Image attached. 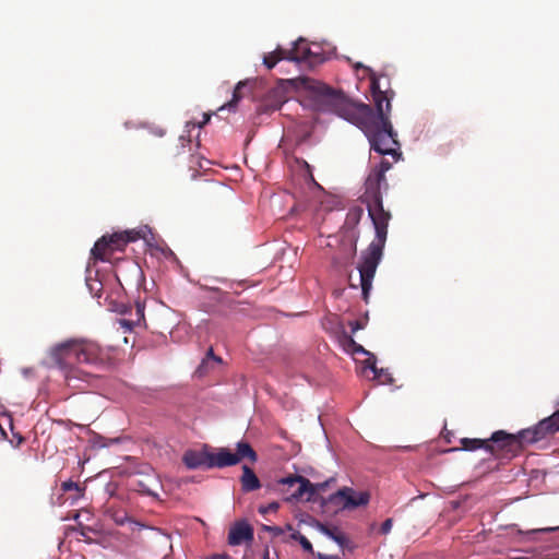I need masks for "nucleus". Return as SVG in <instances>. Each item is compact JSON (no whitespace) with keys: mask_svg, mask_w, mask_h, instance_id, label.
<instances>
[{"mask_svg":"<svg viewBox=\"0 0 559 559\" xmlns=\"http://www.w3.org/2000/svg\"><path fill=\"white\" fill-rule=\"evenodd\" d=\"M182 462L189 469L195 468H211L210 467V452L188 450L182 456Z\"/></svg>","mask_w":559,"mask_h":559,"instance_id":"nucleus-9","label":"nucleus"},{"mask_svg":"<svg viewBox=\"0 0 559 559\" xmlns=\"http://www.w3.org/2000/svg\"><path fill=\"white\" fill-rule=\"evenodd\" d=\"M120 324L129 330L132 329V325H133V322L132 321H129V320H120Z\"/></svg>","mask_w":559,"mask_h":559,"instance_id":"nucleus-32","label":"nucleus"},{"mask_svg":"<svg viewBox=\"0 0 559 559\" xmlns=\"http://www.w3.org/2000/svg\"><path fill=\"white\" fill-rule=\"evenodd\" d=\"M254 538L252 526L245 520L235 522L228 532V544L239 546L243 543H251Z\"/></svg>","mask_w":559,"mask_h":559,"instance_id":"nucleus-7","label":"nucleus"},{"mask_svg":"<svg viewBox=\"0 0 559 559\" xmlns=\"http://www.w3.org/2000/svg\"><path fill=\"white\" fill-rule=\"evenodd\" d=\"M356 255V243L344 246L336 254L332 257V265L335 270H342L352 264Z\"/></svg>","mask_w":559,"mask_h":559,"instance_id":"nucleus-13","label":"nucleus"},{"mask_svg":"<svg viewBox=\"0 0 559 559\" xmlns=\"http://www.w3.org/2000/svg\"><path fill=\"white\" fill-rule=\"evenodd\" d=\"M109 243L107 241V236H103L100 239H98L94 247L91 250V254L95 260L105 261L107 260V255L111 253Z\"/></svg>","mask_w":559,"mask_h":559,"instance_id":"nucleus-15","label":"nucleus"},{"mask_svg":"<svg viewBox=\"0 0 559 559\" xmlns=\"http://www.w3.org/2000/svg\"><path fill=\"white\" fill-rule=\"evenodd\" d=\"M461 449L464 451H475L478 449H485L487 451V439L478 438H462L460 440Z\"/></svg>","mask_w":559,"mask_h":559,"instance_id":"nucleus-19","label":"nucleus"},{"mask_svg":"<svg viewBox=\"0 0 559 559\" xmlns=\"http://www.w3.org/2000/svg\"><path fill=\"white\" fill-rule=\"evenodd\" d=\"M210 358H211V359H213V360H214V361H216V362H221V361H222V359H221L219 357H217V356H215V355H214V353H213V348H210V349L207 350L206 358H205V359H203L202 364H201V365H200V367H199V369H200V370H201L202 368H204V367L207 365V360H209Z\"/></svg>","mask_w":559,"mask_h":559,"instance_id":"nucleus-27","label":"nucleus"},{"mask_svg":"<svg viewBox=\"0 0 559 559\" xmlns=\"http://www.w3.org/2000/svg\"><path fill=\"white\" fill-rule=\"evenodd\" d=\"M262 531L271 533L273 536H280L284 534L285 530L281 526L262 525Z\"/></svg>","mask_w":559,"mask_h":559,"instance_id":"nucleus-26","label":"nucleus"},{"mask_svg":"<svg viewBox=\"0 0 559 559\" xmlns=\"http://www.w3.org/2000/svg\"><path fill=\"white\" fill-rule=\"evenodd\" d=\"M371 368H372L374 374H377V372H378L377 367L373 365Z\"/></svg>","mask_w":559,"mask_h":559,"instance_id":"nucleus-38","label":"nucleus"},{"mask_svg":"<svg viewBox=\"0 0 559 559\" xmlns=\"http://www.w3.org/2000/svg\"><path fill=\"white\" fill-rule=\"evenodd\" d=\"M313 527L333 539L341 548L345 549L349 546V539L337 526H329L319 521H314Z\"/></svg>","mask_w":559,"mask_h":559,"instance_id":"nucleus-11","label":"nucleus"},{"mask_svg":"<svg viewBox=\"0 0 559 559\" xmlns=\"http://www.w3.org/2000/svg\"><path fill=\"white\" fill-rule=\"evenodd\" d=\"M247 82L245 81H240L235 90H234V93H233V98L230 102H228L227 104L221 106L218 108V110H224L226 108H228L229 110H234L235 107L237 106L238 102L245 96L243 94V90L247 87Z\"/></svg>","mask_w":559,"mask_h":559,"instance_id":"nucleus-18","label":"nucleus"},{"mask_svg":"<svg viewBox=\"0 0 559 559\" xmlns=\"http://www.w3.org/2000/svg\"><path fill=\"white\" fill-rule=\"evenodd\" d=\"M87 531H91V528H88V527H82V528H81V532H80L81 536L86 537V532H87Z\"/></svg>","mask_w":559,"mask_h":559,"instance_id":"nucleus-35","label":"nucleus"},{"mask_svg":"<svg viewBox=\"0 0 559 559\" xmlns=\"http://www.w3.org/2000/svg\"><path fill=\"white\" fill-rule=\"evenodd\" d=\"M559 431V409L540 420L536 426L521 430L518 435L504 430L495 431L487 439V452L496 459H511L515 456L525 444L535 443Z\"/></svg>","mask_w":559,"mask_h":559,"instance_id":"nucleus-3","label":"nucleus"},{"mask_svg":"<svg viewBox=\"0 0 559 559\" xmlns=\"http://www.w3.org/2000/svg\"><path fill=\"white\" fill-rule=\"evenodd\" d=\"M61 490L63 492H73V495H71V499L73 501L80 499L82 496H83V488L80 487V485L78 483H74L72 480H67V481H63L61 484Z\"/></svg>","mask_w":559,"mask_h":559,"instance_id":"nucleus-20","label":"nucleus"},{"mask_svg":"<svg viewBox=\"0 0 559 559\" xmlns=\"http://www.w3.org/2000/svg\"><path fill=\"white\" fill-rule=\"evenodd\" d=\"M344 338L345 344L348 346V349L352 350L353 353H366L365 348L361 345L357 344L352 336L345 335Z\"/></svg>","mask_w":559,"mask_h":559,"instance_id":"nucleus-22","label":"nucleus"},{"mask_svg":"<svg viewBox=\"0 0 559 559\" xmlns=\"http://www.w3.org/2000/svg\"><path fill=\"white\" fill-rule=\"evenodd\" d=\"M141 237V233L139 230L131 229L108 236L107 241L111 251H121L129 242L136 241Z\"/></svg>","mask_w":559,"mask_h":559,"instance_id":"nucleus-8","label":"nucleus"},{"mask_svg":"<svg viewBox=\"0 0 559 559\" xmlns=\"http://www.w3.org/2000/svg\"><path fill=\"white\" fill-rule=\"evenodd\" d=\"M49 354L59 368H70L66 373L68 381L72 378V367L75 364L102 365L106 360V354L100 346L88 340H67L51 347Z\"/></svg>","mask_w":559,"mask_h":559,"instance_id":"nucleus-4","label":"nucleus"},{"mask_svg":"<svg viewBox=\"0 0 559 559\" xmlns=\"http://www.w3.org/2000/svg\"><path fill=\"white\" fill-rule=\"evenodd\" d=\"M241 489L245 492L258 490L261 487L260 479L252 468L248 465H242V475L240 478Z\"/></svg>","mask_w":559,"mask_h":559,"instance_id":"nucleus-14","label":"nucleus"},{"mask_svg":"<svg viewBox=\"0 0 559 559\" xmlns=\"http://www.w3.org/2000/svg\"><path fill=\"white\" fill-rule=\"evenodd\" d=\"M350 328H352V332L355 333L357 332L358 330L360 329H364V325L360 321L356 320V321H352L349 323Z\"/></svg>","mask_w":559,"mask_h":559,"instance_id":"nucleus-30","label":"nucleus"},{"mask_svg":"<svg viewBox=\"0 0 559 559\" xmlns=\"http://www.w3.org/2000/svg\"><path fill=\"white\" fill-rule=\"evenodd\" d=\"M290 539L298 542L306 552H309L316 557L317 552H314L312 544L306 536L301 535L299 532H293Z\"/></svg>","mask_w":559,"mask_h":559,"instance_id":"nucleus-21","label":"nucleus"},{"mask_svg":"<svg viewBox=\"0 0 559 559\" xmlns=\"http://www.w3.org/2000/svg\"><path fill=\"white\" fill-rule=\"evenodd\" d=\"M364 69L369 72L370 87L377 111H373L369 105L350 100L344 93L335 91L324 83L313 82L309 87L326 110L336 114L362 130L371 148L381 155H392L397 159L401 156L399 152L400 143L389 118L391 111L390 98L386 92L380 88L378 75L368 67H364Z\"/></svg>","mask_w":559,"mask_h":559,"instance_id":"nucleus-1","label":"nucleus"},{"mask_svg":"<svg viewBox=\"0 0 559 559\" xmlns=\"http://www.w3.org/2000/svg\"><path fill=\"white\" fill-rule=\"evenodd\" d=\"M391 163L382 159L380 165L371 170L373 174H381V177H385V173L391 168Z\"/></svg>","mask_w":559,"mask_h":559,"instance_id":"nucleus-24","label":"nucleus"},{"mask_svg":"<svg viewBox=\"0 0 559 559\" xmlns=\"http://www.w3.org/2000/svg\"><path fill=\"white\" fill-rule=\"evenodd\" d=\"M361 215H362V209L356 207V209L349 211L347 217L349 219H353L355 223H358L360 217H361Z\"/></svg>","mask_w":559,"mask_h":559,"instance_id":"nucleus-28","label":"nucleus"},{"mask_svg":"<svg viewBox=\"0 0 559 559\" xmlns=\"http://www.w3.org/2000/svg\"><path fill=\"white\" fill-rule=\"evenodd\" d=\"M136 314L139 320L144 318V306H142L140 302L136 304Z\"/></svg>","mask_w":559,"mask_h":559,"instance_id":"nucleus-31","label":"nucleus"},{"mask_svg":"<svg viewBox=\"0 0 559 559\" xmlns=\"http://www.w3.org/2000/svg\"><path fill=\"white\" fill-rule=\"evenodd\" d=\"M234 454L239 457V462L248 459L251 463H254L258 460L255 451L248 442L245 441L237 443L236 453Z\"/></svg>","mask_w":559,"mask_h":559,"instance_id":"nucleus-17","label":"nucleus"},{"mask_svg":"<svg viewBox=\"0 0 559 559\" xmlns=\"http://www.w3.org/2000/svg\"><path fill=\"white\" fill-rule=\"evenodd\" d=\"M239 463L237 457L227 448H219L216 453L210 452V467L223 468L227 466H234Z\"/></svg>","mask_w":559,"mask_h":559,"instance_id":"nucleus-10","label":"nucleus"},{"mask_svg":"<svg viewBox=\"0 0 559 559\" xmlns=\"http://www.w3.org/2000/svg\"><path fill=\"white\" fill-rule=\"evenodd\" d=\"M382 188H384V190L388 189L385 177H381V174H373L370 171L365 181V193L361 199L367 205L369 217L374 226L376 237L368 248L362 251L361 262L357 266L359 271L362 298L366 302L368 301L369 294L372 288V281L377 267L383 255L389 221L391 219V213L385 211L383 207Z\"/></svg>","mask_w":559,"mask_h":559,"instance_id":"nucleus-2","label":"nucleus"},{"mask_svg":"<svg viewBox=\"0 0 559 559\" xmlns=\"http://www.w3.org/2000/svg\"><path fill=\"white\" fill-rule=\"evenodd\" d=\"M288 60L295 62H311L312 51L308 43L304 38H299L294 43L292 49H287Z\"/></svg>","mask_w":559,"mask_h":559,"instance_id":"nucleus-12","label":"nucleus"},{"mask_svg":"<svg viewBox=\"0 0 559 559\" xmlns=\"http://www.w3.org/2000/svg\"><path fill=\"white\" fill-rule=\"evenodd\" d=\"M111 519L116 524L123 525L129 520V516L124 511H114Z\"/></svg>","mask_w":559,"mask_h":559,"instance_id":"nucleus-23","label":"nucleus"},{"mask_svg":"<svg viewBox=\"0 0 559 559\" xmlns=\"http://www.w3.org/2000/svg\"><path fill=\"white\" fill-rule=\"evenodd\" d=\"M263 558H264V559H270V552H269V549H265L264 555H263Z\"/></svg>","mask_w":559,"mask_h":559,"instance_id":"nucleus-36","label":"nucleus"},{"mask_svg":"<svg viewBox=\"0 0 559 559\" xmlns=\"http://www.w3.org/2000/svg\"><path fill=\"white\" fill-rule=\"evenodd\" d=\"M331 502L340 509L354 510L368 504L370 495L367 491H355L353 488L344 487L330 498Z\"/></svg>","mask_w":559,"mask_h":559,"instance_id":"nucleus-5","label":"nucleus"},{"mask_svg":"<svg viewBox=\"0 0 559 559\" xmlns=\"http://www.w3.org/2000/svg\"><path fill=\"white\" fill-rule=\"evenodd\" d=\"M281 484L287 485L289 488L298 485L297 488L292 492L290 497L287 498V500H299L305 496V493H308L307 500L309 501L316 492L323 490L326 487L328 481L314 485L302 476H289L283 478Z\"/></svg>","mask_w":559,"mask_h":559,"instance_id":"nucleus-6","label":"nucleus"},{"mask_svg":"<svg viewBox=\"0 0 559 559\" xmlns=\"http://www.w3.org/2000/svg\"><path fill=\"white\" fill-rule=\"evenodd\" d=\"M284 530L285 531H293V526L290 524H287Z\"/></svg>","mask_w":559,"mask_h":559,"instance_id":"nucleus-37","label":"nucleus"},{"mask_svg":"<svg viewBox=\"0 0 559 559\" xmlns=\"http://www.w3.org/2000/svg\"><path fill=\"white\" fill-rule=\"evenodd\" d=\"M556 530H559V526H557V527L540 528V530H537V532H554Z\"/></svg>","mask_w":559,"mask_h":559,"instance_id":"nucleus-34","label":"nucleus"},{"mask_svg":"<svg viewBox=\"0 0 559 559\" xmlns=\"http://www.w3.org/2000/svg\"><path fill=\"white\" fill-rule=\"evenodd\" d=\"M211 119V114L203 115V121L199 123V127L202 128L204 124L209 123Z\"/></svg>","mask_w":559,"mask_h":559,"instance_id":"nucleus-33","label":"nucleus"},{"mask_svg":"<svg viewBox=\"0 0 559 559\" xmlns=\"http://www.w3.org/2000/svg\"><path fill=\"white\" fill-rule=\"evenodd\" d=\"M280 508V503L276 502V501H273L266 506H260L259 507V513L261 514H267V513H271V512H276Z\"/></svg>","mask_w":559,"mask_h":559,"instance_id":"nucleus-25","label":"nucleus"},{"mask_svg":"<svg viewBox=\"0 0 559 559\" xmlns=\"http://www.w3.org/2000/svg\"><path fill=\"white\" fill-rule=\"evenodd\" d=\"M288 57L289 56L287 49L278 47L274 51L264 55L263 64L267 69H273L281 60H288Z\"/></svg>","mask_w":559,"mask_h":559,"instance_id":"nucleus-16","label":"nucleus"},{"mask_svg":"<svg viewBox=\"0 0 559 559\" xmlns=\"http://www.w3.org/2000/svg\"><path fill=\"white\" fill-rule=\"evenodd\" d=\"M393 526V520L392 519H386L382 524H381V527H380V533L385 535L388 533H390L391 528Z\"/></svg>","mask_w":559,"mask_h":559,"instance_id":"nucleus-29","label":"nucleus"}]
</instances>
